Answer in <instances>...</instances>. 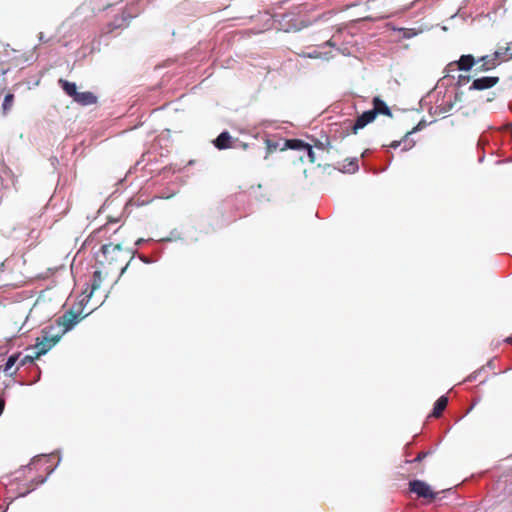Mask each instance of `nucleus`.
<instances>
[{"label": "nucleus", "instance_id": "f257e3e1", "mask_svg": "<svg viewBox=\"0 0 512 512\" xmlns=\"http://www.w3.org/2000/svg\"><path fill=\"white\" fill-rule=\"evenodd\" d=\"M133 252L124 249L120 244H106L97 255V269L93 273L91 294L97 290L103 278H119L131 263Z\"/></svg>", "mask_w": 512, "mask_h": 512}, {"label": "nucleus", "instance_id": "f03ea898", "mask_svg": "<svg viewBox=\"0 0 512 512\" xmlns=\"http://www.w3.org/2000/svg\"><path fill=\"white\" fill-rule=\"evenodd\" d=\"M373 108L363 112L359 115L354 122L347 120L344 122L346 127V135L349 133L357 134L360 129H363L368 124L372 123L377 115H384L392 117V112L388 105L379 97L376 96L372 100Z\"/></svg>", "mask_w": 512, "mask_h": 512}, {"label": "nucleus", "instance_id": "7ed1b4c3", "mask_svg": "<svg viewBox=\"0 0 512 512\" xmlns=\"http://www.w3.org/2000/svg\"><path fill=\"white\" fill-rule=\"evenodd\" d=\"M367 9L370 11V14L365 19L371 21L386 19L395 13V6L390 0H369L367 2Z\"/></svg>", "mask_w": 512, "mask_h": 512}, {"label": "nucleus", "instance_id": "20e7f679", "mask_svg": "<svg viewBox=\"0 0 512 512\" xmlns=\"http://www.w3.org/2000/svg\"><path fill=\"white\" fill-rule=\"evenodd\" d=\"M409 489L418 497L428 499L429 502L434 501L438 495L437 492L432 491L431 487L426 482L421 480L410 481Z\"/></svg>", "mask_w": 512, "mask_h": 512}, {"label": "nucleus", "instance_id": "39448f33", "mask_svg": "<svg viewBox=\"0 0 512 512\" xmlns=\"http://www.w3.org/2000/svg\"><path fill=\"white\" fill-rule=\"evenodd\" d=\"M83 317L81 312H75L74 310L66 311L62 316L56 319L58 326L63 327L62 333H65L72 329Z\"/></svg>", "mask_w": 512, "mask_h": 512}, {"label": "nucleus", "instance_id": "423d86ee", "mask_svg": "<svg viewBox=\"0 0 512 512\" xmlns=\"http://www.w3.org/2000/svg\"><path fill=\"white\" fill-rule=\"evenodd\" d=\"M60 337V335L51 336L50 338L47 336H43L42 338L38 337L33 347L34 358H39L41 355L47 353L60 340Z\"/></svg>", "mask_w": 512, "mask_h": 512}, {"label": "nucleus", "instance_id": "0eeeda50", "mask_svg": "<svg viewBox=\"0 0 512 512\" xmlns=\"http://www.w3.org/2000/svg\"><path fill=\"white\" fill-rule=\"evenodd\" d=\"M285 148L293 150H305L307 152L308 160L310 163H315L316 154L312 149V145L300 139H288L285 141Z\"/></svg>", "mask_w": 512, "mask_h": 512}, {"label": "nucleus", "instance_id": "6e6552de", "mask_svg": "<svg viewBox=\"0 0 512 512\" xmlns=\"http://www.w3.org/2000/svg\"><path fill=\"white\" fill-rule=\"evenodd\" d=\"M499 82V77L497 76H487L474 79L470 90H485L494 87Z\"/></svg>", "mask_w": 512, "mask_h": 512}, {"label": "nucleus", "instance_id": "1a4fd4ad", "mask_svg": "<svg viewBox=\"0 0 512 512\" xmlns=\"http://www.w3.org/2000/svg\"><path fill=\"white\" fill-rule=\"evenodd\" d=\"M497 55H485L479 58L478 62L480 63L479 66L476 67L475 72L476 73H482L490 71L498 66V60Z\"/></svg>", "mask_w": 512, "mask_h": 512}, {"label": "nucleus", "instance_id": "9d476101", "mask_svg": "<svg viewBox=\"0 0 512 512\" xmlns=\"http://www.w3.org/2000/svg\"><path fill=\"white\" fill-rule=\"evenodd\" d=\"M476 64V60L473 55L467 54L462 55L458 61L450 63L449 67L456 65L461 71H470L471 68Z\"/></svg>", "mask_w": 512, "mask_h": 512}, {"label": "nucleus", "instance_id": "9b49d317", "mask_svg": "<svg viewBox=\"0 0 512 512\" xmlns=\"http://www.w3.org/2000/svg\"><path fill=\"white\" fill-rule=\"evenodd\" d=\"M232 137L228 131H224L218 135L213 141L214 146L219 150H224L232 147Z\"/></svg>", "mask_w": 512, "mask_h": 512}, {"label": "nucleus", "instance_id": "f8f14e48", "mask_svg": "<svg viewBox=\"0 0 512 512\" xmlns=\"http://www.w3.org/2000/svg\"><path fill=\"white\" fill-rule=\"evenodd\" d=\"M73 100L82 106H88L95 104L97 102V97L94 93L86 91L78 92Z\"/></svg>", "mask_w": 512, "mask_h": 512}, {"label": "nucleus", "instance_id": "ddd939ff", "mask_svg": "<svg viewBox=\"0 0 512 512\" xmlns=\"http://www.w3.org/2000/svg\"><path fill=\"white\" fill-rule=\"evenodd\" d=\"M20 353L13 354L9 356L7 359V362L3 366L2 370L3 372L8 376H13L16 374V372L19 369V366L14 368L15 364L19 361Z\"/></svg>", "mask_w": 512, "mask_h": 512}, {"label": "nucleus", "instance_id": "4468645a", "mask_svg": "<svg viewBox=\"0 0 512 512\" xmlns=\"http://www.w3.org/2000/svg\"><path fill=\"white\" fill-rule=\"evenodd\" d=\"M357 158L346 159L342 164H339L338 170L343 173H355L358 171Z\"/></svg>", "mask_w": 512, "mask_h": 512}, {"label": "nucleus", "instance_id": "2eb2a0df", "mask_svg": "<svg viewBox=\"0 0 512 512\" xmlns=\"http://www.w3.org/2000/svg\"><path fill=\"white\" fill-rule=\"evenodd\" d=\"M58 84L61 86L63 91L68 96L72 97L73 99L75 98V96L77 95L78 91H77V86H76V84L74 82H69L68 80L60 78L58 80Z\"/></svg>", "mask_w": 512, "mask_h": 512}, {"label": "nucleus", "instance_id": "dca6fc26", "mask_svg": "<svg viewBox=\"0 0 512 512\" xmlns=\"http://www.w3.org/2000/svg\"><path fill=\"white\" fill-rule=\"evenodd\" d=\"M447 404L448 398L446 396H441L440 398H438L437 401L435 402L431 416L435 418L440 417L443 411L446 409Z\"/></svg>", "mask_w": 512, "mask_h": 512}, {"label": "nucleus", "instance_id": "f3484780", "mask_svg": "<svg viewBox=\"0 0 512 512\" xmlns=\"http://www.w3.org/2000/svg\"><path fill=\"white\" fill-rule=\"evenodd\" d=\"M46 480V477L38 476L31 480L30 484L28 485L27 489L23 492H20V496H26L28 493L33 491L38 485L44 483Z\"/></svg>", "mask_w": 512, "mask_h": 512}, {"label": "nucleus", "instance_id": "a211bd4d", "mask_svg": "<svg viewBox=\"0 0 512 512\" xmlns=\"http://www.w3.org/2000/svg\"><path fill=\"white\" fill-rule=\"evenodd\" d=\"M13 103L14 95L12 93L6 94L4 101L2 103V111L4 115H6L11 110Z\"/></svg>", "mask_w": 512, "mask_h": 512}, {"label": "nucleus", "instance_id": "6ab92c4d", "mask_svg": "<svg viewBox=\"0 0 512 512\" xmlns=\"http://www.w3.org/2000/svg\"><path fill=\"white\" fill-rule=\"evenodd\" d=\"M329 144H330V142L328 141V139L326 140V142H322L320 140H314V144L312 145V148L315 147L321 151H328Z\"/></svg>", "mask_w": 512, "mask_h": 512}, {"label": "nucleus", "instance_id": "aec40b11", "mask_svg": "<svg viewBox=\"0 0 512 512\" xmlns=\"http://www.w3.org/2000/svg\"><path fill=\"white\" fill-rule=\"evenodd\" d=\"M37 358H34L33 355H25L21 360H19V367L24 366L29 363H33Z\"/></svg>", "mask_w": 512, "mask_h": 512}, {"label": "nucleus", "instance_id": "412c9836", "mask_svg": "<svg viewBox=\"0 0 512 512\" xmlns=\"http://www.w3.org/2000/svg\"><path fill=\"white\" fill-rule=\"evenodd\" d=\"M508 51V48H505L504 50H497L495 51L494 53H492L491 55H497V60H498V66L501 64V62L503 61V57L506 55Z\"/></svg>", "mask_w": 512, "mask_h": 512}, {"label": "nucleus", "instance_id": "4be33fe9", "mask_svg": "<svg viewBox=\"0 0 512 512\" xmlns=\"http://www.w3.org/2000/svg\"><path fill=\"white\" fill-rule=\"evenodd\" d=\"M266 145H267L268 153H271L277 149V144L272 142L269 139L266 140Z\"/></svg>", "mask_w": 512, "mask_h": 512}, {"label": "nucleus", "instance_id": "5701e85b", "mask_svg": "<svg viewBox=\"0 0 512 512\" xmlns=\"http://www.w3.org/2000/svg\"><path fill=\"white\" fill-rule=\"evenodd\" d=\"M428 455V452H420L418 453V455L416 456V458L414 460H412L411 462H420L422 461L426 456Z\"/></svg>", "mask_w": 512, "mask_h": 512}, {"label": "nucleus", "instance_id": "b1692460", "mask_svg": "<svg viewBox=\"0 0 512 512\" xmlns=\"http://www.w3.org/2000/svg\"><path fill=\"white\" fill-rule=\"evenodd\" d=\"M305 56L308 57V58H319L320 57V53L314 51L312 53L306 54Z\"/></svg>", "mask_w": 512, "mask_h": 512}, {"label": "nucleus", "instance_id": "393cba45", "mask_svg": "<svg viewBox=\"0 0 512 512\" xmlns=\"http://www.w3.org/2000/svg\"><path fill=\"white\" fill-rule=\"evenodd\" d=\"M37 463H38V461L33 460V461H32V462L27 466L26 470H27L28 472H31V471H32V469H33V467H35V466L37 465Z\"/></svg>", "mask_w": 512, "mask_h": 512}, {"label": "nucleus", "instance_id": "a878e982", "mask_svg": "<svg viewBox=\"0 0 512 512\" xmlns=\"http://www.w3.org/2000/svg\"><path fill=\"white\" fill-rule=\"evenodd\" d=\"M5 408V400L3 398H0V416L2 415Z\"/></svg>", "mask_w": 512, "mask_h": 512}, {"label": "nucleus", "instance_id": "bb28decb", "mask_svg": "<svg viewBox=\"0 0 512 512\" xmlns=\"http://www.w3.org/2000/svg\"><path fill=\"white\" fill-rule=\"evenodd\" d=\"M400 143H401L400 141H393L389 146L391 148H397L400 146Z\"/></svg>", "mask_w": 512, "mask_h": 512}, {"label": "nucleus", "instance_id": "cd10ccee", "mask_svg": "<svg viewBox=\"0 0 512 512\" xmlns=\"http://www.w3.org/2000/svg\"><path fill=\"white\" fill-rule=\"evenodd\" d=\"M477 373H478V372H474L473 374H471V375L468 377V380H469V381L475 380V379H476V377H477Z\"/></svg>", "mask_w": 512, "mask_h": 512}, {"label": "nucleus", "instance_id": "c85d7f7f", "mask_svg": "<svg viewBox=\"0 0 512 512\" xmlns=\"http://www.w3.org/2000/svg\"><path fill=\"white\" fill-rule=\"evenodd\" d=\"M240 147H241L242 149L246 150V149L249 147V145H248L247 143L242 142V143L240 144Z\"/></svg>", "mask_w": 512, "mask_h": 512}, {"label": "nucleus", "instance_id": "c756f323", "mask_svg": "<svg viewBox=\"0 0 512 512\" xmlns=\"http://www.w3.org/2000/svg\"><path fill=\"white\" fill-rule=\"evenodd\" d=\"M505 342L512 344V336L505 339Z\"/></svg>", "mask_w": 512, "mask_h": 512}, {"label": "nucleus", "instance_id": "7c9ffc66", "mask_svg": "<svg viewBox=\"0 0 512 512\" xmlns=\"http://www.w3.org/2000/svg\"><path fill=\"white\" fill-rule=\"evenodd\" d=\"M402 30L405 31L404 37H410V34L407 33V31H408L407 29H402Z\"/></svg>", "mask_w": 512, "mask_h": 512}, {"label": "nucleus", "instance_id": "2f4dec72", "mask_svg": "<svg viewBox=\"0 0 512 512\" xmlns=\"http://www.w3.org/2000/svg\"><path fill=\"white\" fill-rule=\"evenodd\" d=\"M411 147H412V145H410L409 147H405L403 150L406 151V150L410 149Z\"/></svg>", "mask_w": 512, "mask_h": 512}]
</instances>
